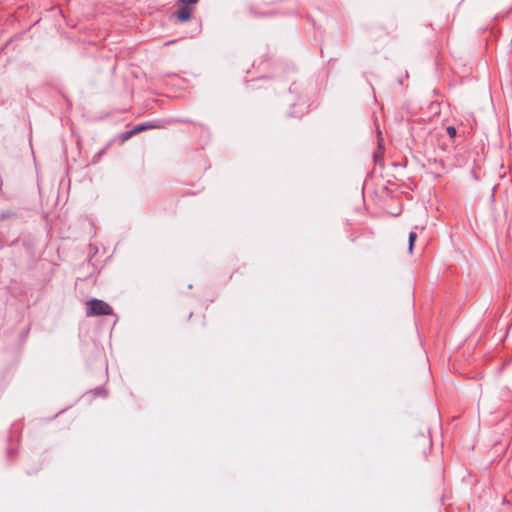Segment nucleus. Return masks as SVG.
<instances>
[{"label": "nucleus", "instance_id": "nucleus-3", "mask_svg": "<svg viewBox=\"0 0 512 512\" xmlns=\"http://www.w3.org/2000/svg\"><path fill=\"white\" fill-rule=\"evenodd\" d=\"M177 17L181 21H188L191 18L190 8L183 4L177 12Z\"/></svg>", "mask_w": 512, "mask_h": 512}, {"label": "nucleus", "instance_id": "nucleus-7", "mask_svg": "<svg viewBox=\"0 0 512 512\" xmlns=\"http://www.w3.org/2000/svg\"><path fill=\"white\" fill-rule=\"evenodd\" d=\"M198 0H181V3L188 6L190 4H196Z\"/></svg>", "mask_w": 512, "mask_h": 512}, {"label": "nucleus", "instance_id": "nucleus-5", "mask_svg": "<svg viewBox=\"0 0 512 512\" xmlns=\"http://www.w3.org/2000/svg\"><path fill=\"white\" fill-rule=\"evenodd\" d=\"M15 216V213L11 210L3 211L0 213V220H5Z\"/></svg>", "mask_w": 512, "mask_h": 512}, {"label": "nucleus", "instance_id": "nucleus-1", "mask_svg": "<svg viewBox=\"0 0 512 512\" xmlns=\"http://www.w3.org/2000/svg\"><path fill=\"white\" fill-rule=\"evenodd\" d=\"M111 307L104 301L92 299L87 303V316L110 315Z\"/></svg>", "mask_w": 512, "mask_h": 512}, {"label": "nucleus", "instance_id": "nucleus-2", "mask_svg": "<svg viewBox=\"0 0 512 512\" xmlns=\"http://www.w3.org/2000/svg\"><path fill=\"white\" fill-rule=\"evenodd\" d=\"M160 126L157 124L156 121H151L147 123H142L136 125L132 131L129 132V136L135 133H139L141 131H144L146 129H152V128H159Z\"/></svg>", "mask_w": 512, "mask_h": 512}, {"label": "nucleus", "instance_id": "nucleus-6", "mask_svg": "<svg viewBox=\"0 0 512 512\" xmlns=\"http://www.w3.org/2000/svg\"><path fill=\"white\" fill-rule=\"evenodd\" d=\"M447 134L450 136V137H455L456 135V128L453 127V126H448L447 129Z\"/></svg>", "mask_w": 512, "mask_h": 512}, {"label": "nucleus", "instance_id": "nucleus-4", "mask_svg": "<svg viewBox=\"0 0 512 512\" xmlns=\"http://www.w3.org/2000/svg\"><path fill=\"white\" fill-rule=\"evenodd\" d=\"M416 238H417L416 233L410 232V234H409V252H412Z\"/></svg>", "mask_w": 512, "mask_h": 512}]
</instances>
